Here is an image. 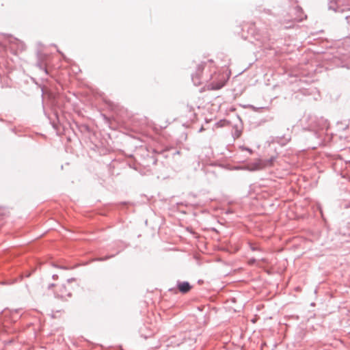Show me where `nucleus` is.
Masks as SVG:
<instances>
[{
  "label": "nucleus",
  "instance_id": "f8f14e48",
  "mask_svg": "<svg viewBox=\"0 0 350 350\" xmlns=\"http://www.w3.org/2000/svg\"><path fill=\"white\" fill-rule=\"evenodd\" d=\"M60 269H66V267H60Z\"/></svg>",
  "mask_w": 350,
  "mask_h": 350
},
{
  "label": "nucleus",
  "instance_id": "39448f33",
  "mask_svg": "<svg viewBox=\"0 0 350 350\" xmlns=\"http://www.w3.org/2000/svg\"><path fill=\"white\" fill-rule=\"evenodd\" d=\"M204 68V64H198L197 66V74L196 75H200L202 72Z\"/></svg>",
  "mask_w": 350,
  "mask_h": 350
},
{
  "label": "nucleus",
  "instance_id": "7ed1b4c3",
  "mask_svg": "<svg viewBox=\"0 0 350 350\" xmlns=\"http://www.w3.org/2000/svg\"><path fill=\"white\" fill-rule=\"evenodd\" d=\"M61 298H64L66 297H70L72 294L70 292H67L66 287L65 285H62L60 287V293L57 295Z\"/></svg>",
  "mask_w": 350,
  "mask_h": 350
},
{
  "label": "nucleus",
  "instance_id": "0eeeda50",
  "mask_svg": "<svg viewBox=\"0 0 350 350\" xmlns=\"http://www.w3.org/2000/svg\"><path fill=\"white\" fill-rule=\"evenodd\" d=\"M203 282H204V281L202 280H198V283L199 284H203Z\"/></svg>",
  "mask_w": 350,
  "mask_h": 350
},
{
  "label": "nucleus",
  "instance_id": "20e7f679",
  "mask_svg": "<svg viewBox=\"0 0 350 350\" xmlns=\"http://www.w3.org/2000/svg\"><path fill=\"white\" fill-rule=\"evenodd\" d=\"M225 84V81L219 83L216 86H215L213 84H211L208 85V90H219L221 88H222Z\"/></svg>",
  "mask_w": 350,
  "mask_h": 350
},
{
  "label": "nucleus",
  "instance_id": "6e6552de",
  "mask_svg": "<svg viewBox=\"0 0 350 350\" xmlns=\"http://www.w3.org/2000/svg\"><path fill=\"white\" fill-rule=\"evenodd\" d=\"M75 280V278H69L67 280L68 282H70L71 281Z\"/></svg>",
  "mask_w": 350,
  "mask_h": 350
},
{
  "label": "nucleus",
  "instance_id": "f257e3e1",
  "mask_svg": "<svg viewBox=\"0 0 350 350\" xmlns=\"http://www.w3.org/2000/svg\"><path fill=\"white\" fill-rule=\"evenodd\" d=\"M176 287L178 291L183 294L189 293L193 288L189 282L180 280L177 281Z\"/></svg>",
  "mask_w": 350,
  "mask_h": 350
},
{
  "label": "nucleus",
  "instance_id": "f03ea898",
  "mask_svg": "<svg viewBox=\"0 0 350 350\" xmlns=\"http://www.w3.org/2000/svg\"><path fill=\"white\" fill-rule=\"evenodd\" d=\"M272 165V160H258L253 166L250 167V170H261L264 167L271 166Z\"/></svg>",
  "mask_w": 350,
  "mask_h": 350
},
{
  "label": "nucleus",
  "instance_id": "1a4fd4ad",
  "mask_svg": "<svg viewBox=\"0 0 350 350\" xmlns=\"http://www.w3.org/2000/svg\"><path fill=\"white\" fill-rule=\"evenodd\" d=\"M54 286V284H51L49 285V287L48 288L50 289L51 287H53Z\"/></svg>",
  "mask_w": 350,
  "mask_h": 350
},
{
  "label": "nucleus",
  "instance_id": "423d86ee",
  "mask_svg": "<svg viewBox=\"0 0 350 350\" xmlns=\"http://www.w3.org/2000/svg\"><path fill=\"white\" fill-rule=\"evenodd\" d=\"M31 272H28L24 276L25 277H29L31 275Z\"/></svg>",
  "mask_w": 350,
  "mask_h": 350
},
{
  "label": "nucleus",
  "instance_id": "9d476101",
  "mask_svg": "<svg viewBox=\"0 0 350 350\" xmlns=\"http://www.w3.org/2000/svg\"><path fill=\"white\" fill-rule=\"evenodd\" d=\"M57 278V275H55V274L53 275V279H55Z\"/></svg>",
  "mask_w": 350,
  "mask_h": 350
},
{
  "label": "nucleus",
  "instance_id": "9b49d317",
  "mask_svg": "<svg viewBox=\"0 0 350 350\" xmlns=\"http://www.w3.org/2000/svg\"><path fill=\"white\" fill-rule=\"evenodd\" d=\"M107 258H100L98 259L99 260H107Z\"/></svg>",
  "mask_w": 350,
  "mask_h": 350
}]
</instances>
